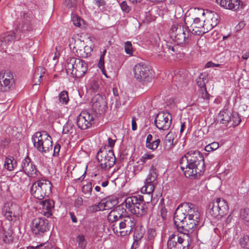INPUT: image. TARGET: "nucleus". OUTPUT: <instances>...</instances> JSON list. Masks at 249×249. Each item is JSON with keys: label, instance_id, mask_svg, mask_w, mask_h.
<instances>
[{"label": "nucleus", "instance_id": "obj_1", "mask_svg": "<svg viewBox=\"0 0 249 249\" xmlns=\"http://www.w3.org/2000/svg\"><path fill=\"white\" fill-rule=\"evenodd\" d=\"M179 166L187 178H198L205 170L204 158L198 151H191L180 160Z\"/></svg>", "mask_w": 249, "mask_h": 249}, {"label": "nucleus", "instance_id": "obj_2", "mask_svg": "<svg viewBox=\"0 0 249 249\" xmlns=\"http://www.w3.org/2000/svg\"><path fill=\"white\" fill-rule=\"evenodd\" d=\"M124 203L128 211L138 217H142L147 213V207L143 196L137 195L127 197Z\"/></svg>", "mask_w": 249, "mask_h": 249}, {"label": "nucleus", "instance_id": "obj_3", "mask_svg": "<svg viewBox=\"0 0 249 249\" xmlns=\"http://www.w3.org/2000/svg\"><path fill=\"white\" fill-rule=\"evenodd\" d=\"M88 68L87 63L80 58L71 57L66 60L65 68L67 73L73 77L80 78L84 76Z\"/></svg>", "mask_w": 249, "mask_h": 249}, {"label": "nucleus", "instance_id": "obj_4", "mask_svg": "<svg viewBox=\"0 0 249 249\" xmlns=\"http://www.w3.org/2000/svg\"><path fill=\"white\" fill-rule=\"evenodd\" d=\"M34 146L42 153H47L53 149L52 137L46 132H36L32 137Z\"/></svg>", "mask_w": 249, "mask_h": 249}, {"label": "nucleus", "instance_id": "obj_5", "mask_svg": "<svg viewBox=\"0 0 249 249\" xmlns=\"http://www.w3.org/2000/svg\"><path fill=\"white\" fill-rule=\"evenodd\" d=\"M52 187L53 185L49 180L40 179L32 184L30 193L36 198L41 200L52 194Z\"/></svg>", "mask_w": 249, "mask_h": 249}, {"label": "nucleus", "instance_id": "obj_6", "mask_svg": "<svg viewBox=\"0 0 249 249\" xmlns=\"http://www.w3.org/2000/svg\"><path fill=\"white\" fill-rule=\"evenodd\" d=\"M135 225L136 221L132 216L124 215L118 223L112 225V229L117 235L125 236L130 234Z\"/></svg>", "mask_w": 249, "mask_h": 249}, {"label": "nucleus", "instance_id": "obj_7", "mask_svg": "<svg viewBox=\"0 0 249 249\" xmlns=\"http://www.w3.org/2000/svg\"><path fill=\"white\" fill-rule=\"evenodd\" d=\"M99 165L102 169H110L115 163L116 158L112 149L107 150L105 147H102L96 155Z\"/></svg>", "mask_w": 249, "mask_h": 249}, {"label": "nucleus", "instance_id": "obj_8", "mask_svg": "<svg viewBox=\"0 0 249 249\" xmlns=\"http://www.w3.org/2000/svg\"><path fill=\"white\" fill-rule=\"evenodd\" d=\"M189 29L179 24H174L171 28L170 36L174 37L178 44H188L189 42Z\"/></svg>", "mask_w": 249, "mask_h": 249}, {"label": "nucleus", "instance_id": "obj_9", "mask_svg": "<svg viewBox=\"0 0 249 249\" xmlns=\"http://www.w3.org/2000/svg\"><path fill=\"white\" fill-rule=\"evenodd\" d=\"M22 169L20 172L21 173H17L16 176L18 177L19 174L21 177L24 178L22 180L20 178V183H24L25 180H27V178L26 176L29 177H35L39 174V172L36 169V165L31 161V159L27 156L24 158L21 162Z\"/></svg>", "mask_w": 249, "mask_h": 249}, {"label": "nucleus", "instance_id": "obj_10", "mask_svg": "<svg viewBox=\"0 0 249 249\" xmlns=\"http://www.w3.org/2000/svg\"><path fill=\"white\" fill-rule=\"evenodd\" d=\"M150 67L141 62L135 65L133 69L134 78L139 82L145 84L150 79Z\"/></svg>", "mask_w": 249, "mask_h": 249}, {"label": "nucleus", "instance_id": "obj_11", "mask_svg": "<svg viewBox=\"0 0 249 249\" xmlns=\"http://www.w3.org/2000/svg\"><path fill=\"white\" fill-rule=\"evenodd\" d=\"M49 221L44 218H35L30 224L31 232L38 237L42 236L45 232L49 231Z\"/></svg>", "mask_w": 249, "mask_h": 249}, {"label": "nucleus", "instance_id": "obj_12", "mask_svg": "<svg viewBox=\"0 0 249 249\" xmlns=\"http://www.w3.org/2000/svg\"><path fill=\"white\" fill-rule=\"evenodd\" d=\"M209 209V213L213 217H222L228 212L229 206L225 200L217 198L215 201L210 204Z\"/></svg>", "mask_w": 249, "mask_h": 249}, {"label": "nucleus", "instance_id": "obj_13", "mask_svg": "<svg viewBox=\"0 0 249 249\" xmlns=\"http://www.w3.org/2000/svg\"><path fill=\"white\" fill-rule=\"evenodd\" d=\"M198 220L187 218L182 222H178L175 225L179 232L182 233L184 236L186 235L187 238L190 239L192 234L197 228Z\"/></svg>", "mask_w": 249, "mask_h": 249}, {"label": "nucleus", "instance_id": "obj_14", "mask_svg": "<svg viewBox=\"0 0 249 249\" xmlns=\"http://www.w3.org/2000/svg\"><path fill=\"white\" fill-rule=\"evenodd\" d=\"M187 238V240L175 233L171 235L167 242L168 249H189L190 245L189 240Z\"/></svg>", "mask_w": 249, "mask_h": 249}, {"label": "nucleus", "instance_id": "obj_15", "mask_svg": "<svg viewBox=\"0 0 249 249\" xmlns=\"http://www.w3.org/2000/svg\"><path fill=\"white\" fill-rule=\"evenodd\" d=\"M76 123L80 129H87L94 123V115L87 110L82 111L77 118Z\"/></svg>", "mask_w": 249, "mask_h": 249}, {"label": "nucleus", "instance_id": "obj_16", "mask_svg": "<svg viewBox=\"0 0 249 249\" xmlns=\"http://www.w3.org/2000/svg\"><path fill=\"white\" fill-rule=\"evenodd\" d=\"M15 83L12 72L3 71L0 72V91H8Z\"/></svg>", "mask_w": 249, "mask_h": 249}, {"label": "nucleus", "instance_id": "obj_17", "mask_svg": "<svg viewBox=\"0 0 249 249\" xmlns=\"http://www.w3.org/2000/svg\"><path fill=\"white\" fill-rule=\"evenodd\" d=\"M154 122L156 126L160 130H167L172 123V115L168 112L159 113L155 117Z\"/></svg>", "mask_w": 249, "mask_h": 249}, {"label": "nucleus", "instance_id": "obj_18", "mask_svg": "<svg viewBox=\"0 0 249 249\" xmlns=\"http://www.w3.org/2000/svg\"><path fill=\"white\" fill-rule=\"evenodd\" d=\"M190 206H192V203L185 202L178 206L174 213L175 225L188 218Z\"/></svg>", "mask_w": 249, "mask_h": 249}, {"label": "nucleus", "instance_id": "obj_19", "mask_svg": "<svg viewBox=\"0 0 249 249\" xmlns=\"http://www.w3.org/2000/svg\"><path fill=\"white\" fill-rule=\"evenodd\" d=\"M18 31L16 30V32L13 31L7 32L0 36V47L4 49L7 44L12 42L14 40H18L21 38L20 36H18Z\"/></svg>", "mask_w": 249, "mask_h": 249}, {"label": "nucleus", "instance_id": "obj_20", "mask_svg": "<svg viewBox=\"0 0 249 249\" xmlns=\"http://www.w3.org/2000/svg\"><path fill=\"white\" fill-rule=\"evenodd\" d=\"M92 109L100 114L105 112L107 108V103L104 98L99 94L96 95L92 98Z\"/></svg>", "mask_w": 249, "mask_h": 249}, {"label": "nucleus", "instance_id": "obj_21", "mask_svg": "<svg viewBox=\"0 0 249 249\" xmlns=\"http://www.w3.org/2000/svg\"><path fill=\"white\" fill-rule=\"evenodd\" d=\"M117 204L116 199L113 197H108L102 199L98 205L93 206L95 211L109 210L113 208Z\"/></svg>", "mask_w": 249, "mask_h": 249}, {"label": "nucleus", "instance_id": "obj_22", "mask_svg": "<svg viewBox=\"0 0 249 249\" xmlns=\"http://www.w3.org/2000/svg\"><path fill=\"white\" fill-rule=\"evenodd\" d=\"M215 1L221 7L233 11L239 9L241 2L239 0H215Z\"/></svg>", "mask_w": 249, "mask_h": 249}, {"label": "nucleus", "instance_id": "obj_23", "mask_svg": "<svg viewBox=\"0 0 249 249\" xmlns=\"http://www.w3.org/2000/svg\"><path fill=\"white\" fill-rule=\"evenodd\" d=\"M40 204L42 206V214L49 217L52 215V211L54 208V202L52 199H45L40 202Z\"/></svg>", "mask_w": 249, "mask_h": 249}, {"label": "nucleus", "instance_id": "obj_24", "mask_svg": "<svg viewBox=\"0 0 249 249\" xmlns=\"http://www.w3.org/2000/svg\"><path fill=\"white\" fill-rule=\"evenodd\" d=\"M203 21L201 20L200 18H195L190 26L189 31H191V33L194 35L201 36V34L199 32L201 30V27H203Z\"/></svg>", "mask_w": 249, "mask_h": 249}, {"label": "nucleus", "instance_id": "obj_25", "mask_svg": "<svg viewBox=\"0 0 249 249\" xmlns=\"http://www.w3.org/2000/svg\"><path fill=\"white\" fill-rule=\"evenodd\" d=\"M124 215L117 209L112 210L108 214L107 219L109 222L112 223V225L118 223Z\"/></svg>", "mask_w": 249, "mask_h": 249}, {"label": "nucleus", "instance_id": "obj_26", "mask_svg": "<svg viewBox=\"0 0 249 249\" xmlns=\"http://www.w3.org/2000/svg\"><path fill=\"white\" fill-rule=\"evenodd\" d=\"M160 142V140L159 138L153 139V137L151 134H148L146 140L145 146L146 148L155 150L159 146Z\"/></svg>", "mask_w": 249, "mask_h": 249}, {"label": "nucleus", "instance_id": "obj_27", "mask_svg": "<svg viewBox=\"0 0 249 249\" xmlns=\"http://www.w3.org/2000/svg\"><path fill=\"white\" fill-rule=\"evenodd\" d=\"M232 114L229 110L224 109L221 111L218 114L220 122L223 124H227L231 120Z\"/></svg>", "mask_w": 249, "mask_h": 249}, {"label": "nucleus", "instance_id": "obj_28", "mask_svg": "<svg viewBox=\"0 0 249 249\" xmlns=\"http://www.w3.org/2000/svg\"><path fill=\"white\" fill-rule=\"evenodd\" d=\"M155 189L154 182L148 183L145 181V185L141 189V192L148 195L150 196V200L152 197V193Z\"/></svg>", "mask_w": 249, "mask_h": 249}, {"label": "nucleus", "instance_id": "obj_29", "mask_svg": "<svg viewBox=\"0 0 249 249\" xmlns=\"http://www.w3.org/2000/svg\"><path fill=\"white\" fill-rule=\"evenodd\" d=\"M207 18L211 21V25L215 27L220 21V17L217 13L214 12H207Z\"/></svg>", "mask_w": 249, "mask_h": 249}, {"label": "nucleus", "instance_id": "obj_30", "mask_svg": "<svg viewBox=\"0 0 249 249\" xmlns=\"http://www.w3.org/2000/svg\"><path fill=\"white\" fill-rule=\"evenodd\" d=\"M173 141L174 137L172 134L168 133L166 135L163 141V147L165 150H169L173 147L174 145Z\"/></svg>", "mask_w": 249, "mask_h": 249}, {"label": "nucleus", "instance_id": "obj_31", "mask_svg": "<svg viewBox=\"0 0 249 249\" xmlns=\"http://www.w3.org/2000/svg\"><path fill=\"white\" fill-rule=\"evenodd\" d=\"M208 82V75L205 73H201L196 79V84L199 89L206 87V84Z\"/></svg>", "mask_w": 249, "mask_h": 249}, {"label": "nucleus", "instance_id": "obj_32", "mask_svg": "<svg viewBox=\"0 0 249 249\" xmlns=\"http://www.w3.org/2000/svg\"><path fill=\"white\" fill-rule=\"evenodd\" d=\"M200 213L195 205L192 203L189 207V212L188 218L199 219Z\"/></svg>", "mask_w": 249, "mask_h": 249}, {"label": "nucleus", "instance_id": "obj_33", "mask_svg": "<svg viewBox=\"0 0 249 249\" xmlns=\"http://www.w3.org/2000/svg\"><path fill=\"white\" fill-rule=\"evenodd\" d=\"M14 159L13 157H6L4 160V168L8 171H12L17 165V161L14 162Z\"/></svg>", "mask_w": 249, "mask_h": 249}, {"label": "nucleus", "instance_id": "obj_34", "mask_svg": "<svg viewBox=\"0 0 249 249\" xmlns=\"http://www.w3.org/2000/svg\"><path fill=\"white\" fill-rule=\"evenodd\" d=\"M87 88L92 92H96L99 89V85L95 78H91L89 81Z\"/></svg>", "mask_w": 249, "mask_h": 249}, {"label": "nucleus", "instance_id": "obj_35", "mask_svg": "<svg viewBox=\"0 0 249 249\" xmlns=\"http://www.w3.org/2000/svg\"><path fill=\"white\" fill-rule=\"evenodd\" d=\"M158 176L157 170L154 167V166H152L145 181H148V183L154 182L157 178Z\"/></svg>", "mask_w": 249, "mask_h": 249}, {"label": "nucleus", "instance_id": "obj_36", "mask_svg": "<svg viewBox=\"0 0 249 249\" xmlns=\"http://www.w3.org/2000/svg\"><path fill=\"white\" fill-rule=\"evenodd\" d=\"M63 134H72L75 132V128L74 125L69 122H67L63 126Z\"/></svg>", "mask_w": 249, "mask_h": 249}, {"label": "nucleus", "instance_id": "obj_37", "mask_svg": "<svg viewBox=\"0 0 249 249\" xmlns=\"http://www.w3.org/2000/svg\"><path fill=\"white\" fill-rule=\"evenodd\" d=\"M211 21H209L207 18L203 20V27H201V30L199 32L201 34V35L208 32L214 27L213 25H211Z\"/></svg>", "mask_w": 249, "mask_h": 249}, {"label": "nucleus", "instance_id": "obj_38", "mask_svg": "<svg viewBox=\"0 0 249 249\" xmlns=\"http://www.w3.org/2000/svg\"><path fill=\"white\" fill-rule=\"evenodd\" d=\"M77 242L78 243V246L76 249H85L87 245V241L85 236L82 234H79L76 238Z\"/></svg>", "mask_w": 249, "mask_h": 249}, {"label": "nucleus", "instance_id": "obj_39", "mask_svg": "<svg viewBox=\"0 0 249 249\" xmlns=\"http://www.w3.org/2000/svg\"><path fill=\"white\" fill-rule=\"evenodd\" d=\"M240 216L246 225H249V209H244L240 211Z\"/></svg>", "mask_w": 249, "mask_h": 249}, {"label": "nucleus", "instance_id": "obj_40", "mask_svg": "<svg viewBox=\"0 0 249 249\" xmlns=\"http://www.w3.org/2000/svg\"><path fill=\"white\" fill-rule=\"evenodd\" d=\"M92 191V185L91 182H89L86 185H84L82 188V192L86 195L87 197H89L91 195Z\"/></svg>", "mask_w": 249, "mask_h": 249}, {"label": "nucleus", "instance_id": "obj_41", "mask_svg": "<svg viewBox=\"0 0 249 249\" xmlns=\"http://www.w3.org/2000/svg\"><path fill=\"white\" fill-rule=\"evenodd\" d=\"M239 243L242 248L249 249V235H244L243 237L240 238Z\"/></svg>", "mask_w": 249, "mask_h": 249}, {"label": "nucleus", "instance_id": "obj_42", "mask_svg": "<svg viewBox=\"0 0 249 249\" xmlns=\"http://www.w3.org/2000/svg\"><path fill=\"white\" fill-rule=\"evenodd\" d=\"M3 241L5 243H9L13 241L12 231L11 230H8L7 231H4Z\"/></svg>", "mask_w": 249, "mask_h": 249}, {"label": "nucleus", "instance_id": "obj_43", "mask_svg": "<svg viewBox=\"0 0 249 249\" xmlns=\"http://www.w3.org/2000/svg\"><path fill=\"white\" fill-rule=\"evenodd\" d=\"M59 101L63 104H67L69 101L68 92L65 90L61 92L59 94Z\"/></svg>", "mask_w": 249, "mask_h": 249}, {"label": "nucleus", "instance_id": "obj_44", "mask_svg": "<svg viewBox=\"0 0 249 249\" xmlns=\"http://www.w3.org/2000/svg\"><path fill=\"white\" fill-rule=\"evenodd\" d=\"M105 57L104 54H101L100 57V59L98 64V67L101 69L103 74L106 76V77H107V74L105 72L104 64H105Z\"/></svg>", "mask_w": 249, "mask_h": 249}, {"label": "nucleus", "instance_id": "obj_45", "mask_svg": "<svg viewBox=\"0 0 249 249\" xmlns=\"http://www.w3.org/2000/svg\"><path fill=\"white\" fill-rule=\"evenodd\" d=\"M231 118V121L232 122V124L234 126L237 125L241 121L239 114L237 112H233Z\"/></svg>", "mask_w": 249, "mask_h": 249}, {"label": "nucleus", "instance_id": "obj_46", "mask_svg": "<svg viewBox=\"0 0 249 249\" xmlns=\"http://www.w3.org/2000/svg\"><path fill=\"white\" fill-rule=\"evenodd\" d=\"M71 21L73 24L77 27H80L84 20L77 15H73L71 17Z\"/></svg>", "mask_w": 249, "mask_h": 249}, {"label": "nucleus", "instance_id": "obj_47", "mask_svg": "<svg viewBox=\"0 0 249 249\" xmlns=\"http://www.w3.org/2000/svg\"><path fill=\"white\" fill-rule=\"evenodd\" d=\"M198 91L201 98L204 100L209 99L210 95L208 93L206 87L199 89Z\"/></svg>", "mask_w": 249, "mask_h": 249}, {"label": "nucleus", "instance_id": "obj_48", "mask_svg": "<svg viewBox=\"0 0 249 249\" xmlns=\"http://www.w3.org/2000/svg\"><path fill=\"white\" fill-rule=\"evenodd\" d=\"M84 41H82L80 39L74 41V45L73 46V49L75 50L76 53H78V51H81V48L84 47Z\"/></svg>", "mask_w": 249, "mask_h": 249}, {"label": "nucleus", "instance_id": "obj_49", "mask_svg": "<svg viewBox=\"0 0 249 249\" xmlns=\"http://www.w3.org/2000/svg\"><path fill=\"white\" fill-rule=\"evenodd\" d=\"M125 52L127 54H132L133 53L132 45L130 41H126L124 43Z\"/></svg>", "mask_w": 249, "mask_h": 249}, {"label": "nucleus", "instance_id": "obj_50", "mask_svg": "<svg viewBox=\"0 0 249 249\" xmlns=\"http://www.w3.org/2000/svg\"><path fill=\"white\" fill-rule=\"evenodd\" d=\"M94 4L96 5L101 11L104 9L106 1L105 0H94Z\"/></svg>", "mask_w": 249, "mask_h": 249}, {"label": "nucleus", "instance_id": "obj_51", "mask_svg": "<svg viewBox=\"0 0 249 249\" xmlns=\"http://www.w3.org/2000/svg\"><path fill=\"white\" fill-rule=\"evenodd\" d=\"M156 232L155 230L153 229H149L147 232V238L149 241H153L156 236Z\"/></svg>", "mask_w": 249, "mask_h": 249}, {"label": "nucleus", "instance_id": "obj_52", "mask_svg": "<svg viewBox=\"0 0 249 249\" xmlns=\"http://www.w3.org/2000/svg\"><path fill=\"white\" fill-rule=\"evenodd\" d=\"M154 157V155L152 154L146 153L144 154L140 159V160L142 162H145L148 160L152 159Z\"/></svg>", "mask_w": 249, "mask_h": 249}, {"label": "nucleus", "instance_id": "obj_53", "mask_svg": "<svg viewBox=\"0 0 249 249\" xmlns=\"http://www.w3.org/2000/svg\"><path fill=\"white\" fill-rule=\"evenodd\" d=\"M120 7L121 9L126 13H128L131 10L130 7L128 5L125 1H123L120 3Z\"/></svg>", "mask_w": 249, "mask_h": 249}, {"label": "nucleus", "instance_id": "obj_54", "mask_svg": "<svg viewBox=\"0 0 249 249\" xmlns=\"http://www.w3.org/2000/svg\"><path fill=\"white\" fill-rule=\"evenodd\" d=\"M64 3L68 8L74 7L76 6V0H65Z\"/></svg>", "mask_w": 249, "mask_h": 249}, {"label": "nucleus", "instance_id": "obj_55", "mask_svg": "<svg viewBox=\"0 0 249 249\" xmlns=\"http://www.w3.org/2000/svg\"><path fill=\"white\" fill-rule=\"evenodd\" d=\"M83 200L81 197H78L74 201V206L77 208H79L83 205Z\"/></svg>", "mask_w": 249, "mask_h": 249}, {"label": "nucleus", "instance_id": "obj_56", "mask_svg": "<svg viewBox=\"0 0 249 249\" xmlns=\"http://www.w3.org/2000/svg\"><path fill=\"white\" fill-rule=\"evenodd\" d=\"M60 145L59 144H56L53 148V156H56L58 155L60 149Z\"/></svg>", "mask_w": 249, "mask_h": 249}, {"label": "nucleus", "instance_id": "obj_57", "mask_svg": "<svg viewBox=\"0 0 249 249\" xmlns=\"http://www.w3.org/2000/svg\"><path fill=\"white\" fill-rule=\"evenodd\" d=\"M107 141H108V146L112 148L114 146L115 143L116 141V139L113 140V139H111V138H108L107 139Z\"/></svg>", "mask_w": 249, "mask_h": 249}, {"label": "nucleus", "instance_id": "obj_58", "mask_svg": "<svg viewBox=\"0 0 249 249\" xmlns=\"http://www.w3.org/2000/svg\"><path fill=\"white\" fill-rule=\"evenodd\" d=\"M4 215L5 217L9 221L12 220V216H13V213L11 211H8L6 212L4 214Z\"/></svg>", "mask_w": 249, "mask_h": 249}, {"label": "nucleus", "instance_id": "obj_59", "mask_svg": "<svg viewBox=\"0 0 249 249\" xmlns=\"http://www.w3.org/2000/svg\"><path fill=\"white\" fill-rule=\"evenodd\" d=\"M40 69H42V68H39L36 70L35 73L34 74V79L37 78H41L42 77V75L39 72Z\"/></svg>", "mask_w": 249, "mask_h": 249}, {"label": "nucleus", "instance_id": "obj_60", "mask_svg": "<svg viewBox=\"0 0 249 249\" xmlns=\"http://www.w3.org/2000/svg\"><path fill=\"white\" fill-rule=\"evenodd\" d=\"M69 214L70 215V217L71 218V219L72 222H73V223H77V218H76V216L74 214V213H72V212H69Z\"/></svg>", "mask_w": 249, "mask_h": 249}, {"label": "nucleus", "instance_id": "obj_61", "mask_svg": "<svg viewBox=\"0 0 249 249\" xmlns=\"http://www.w3.org/2000/svg\"><path fill=\"white\" fill-rule=\"evenodd\" d=\"M137 124L136 122V118L133 117L132 119V129L134 131L137 129Z\"/></svg>", "mask_w": 249, "mask_h": 249}, {"label": "nucleus", "instance_id": "obj_62", "mask_svg": "<svg viewBox=\"0 0 249 249\" xmlns=\"http://www.w3.org/2000/svg\"><path fill=\"white\" fill-rule=\"evenodd\" d=\"M210 145L213 150L217 149L219 147V143L217 142H212L211 143H210Z\"/></svg>", "mask_w": 249, "mask_h": 249}, {"label": "nucleus", "instance_id": "obj_63", "mask_svg": "<svg viewBox=\"0 0 249 249\" xmlns=\"http://www.w3.org/2000/svg\"><path fill=\"white\" fill-rule=\"evenodd\" d=\"M157 55L158 58H162L163 57H164L165 56V53L163 51L161 50L159 52H158L157 53Z\"/></svg>", "mask_w": 249, "mask_h": 249}, {"label": "nucleus", "instance_id": "obj_64", "mask_svg": "<svg viewBox=\"0 0 249 249\" xmlns=\"http://www.w3.org/2000/svg\"><path fill=\"white\" fill-rule=\"evenodd\" d=\"M243 59L247 60L249 58V52H247L243 54L242 56Z\"/></svg>", "mask_w": 249, "mask_h": 249}]
</instances>
